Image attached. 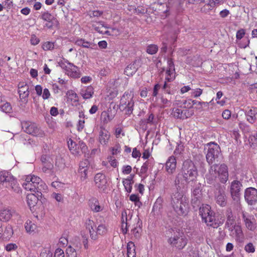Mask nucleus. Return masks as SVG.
Listing matches in <instances>:
<instances>
[{
  "label": "nucleus",
  "instance_id": "nucleus-1",
  "mask_svg": "<svg viewBox=\"0 0 257 257\" xmlns=\"http://www.w3.org/2000/svg\"><path fill=\"white\" fill-rule=\"evenodd\" d=\"M218 176L219 181L222 183H225L228 179V167L225 164L220 165L214 164L210 166L208 173L206 175V180L208 184L214 183Z\"/></svg>",
  "mask_w": 257,
  "mask_h": 257
},
{
  "label": "nucleus",
  "instance_id": "nucleus-2",
  "mask_svg": "<svg viewBox=\"0 0 257 257\" xmlns=\"http://www.w3.org/2000/svg\"><path fill=\"white\" fill-rule=\"evenodd\" d=\"M171 205L178 215L186 216L189 211L188 199L180 192L175 193L171 197Z\"/></svg>",
  "mask_w": 257,
  "mask_h": 257
},
{
  "label": "nucleus",
  "instance_id": "nucleus-3",
  "mask_svg": "<svg viewBox=\"0 0 257 257\" xmlns=\"http://www.w3.org/2000/svg\"><path fill=\"white\" fill-rule=\"evenodd\" d=\"M23 187L27 190L40 193L46 192L47 186L42 179L38 176L29 175L27 176Z\"/></svg>",
  "mask_w": 257,
  "mask_h": 257
},
{
  "label": "nucleus",
  "instance_id": "nucleus-4",
  "mask_svg": "<svg viewBox=\"0 0 257 257\" xmlns=\"http://www.w3.org/2000/svg\"><path fill=\"white\" fill-rule=\"evenodd\" d=\"M168 231L171 233V236L168 239V243L171 246L178 249H183L188 242V239L183 232L176 228H171Z\"/></svg>",
  "mask_w": 257,
  "mask_h": 257
},
{
  "label": "nucleus",
  "instance_id": "nucleus-5",
  "mask_svg": "<svg viewBox=\"0 0 257 257\" xmlns=\"http://www.w3.org/2000/svg\"><path fill=\"white\" fill-rule=\"evenodd\" d=\"M0 184H2L5 188L17 193L21 192L17 179L7 171L0 172Z\"/></svg>",
  "mask_w": 257,
  "mask_h": 257
},
{
  "label": "nucleus",
  "instance_id": "nucleus-6",
  "mask_svg": "<svg viewBox=\"0 0 257 257\" xmlns=\"http://www.w3.org/2000/svg\"><path fill=\"white\" fill-rule=\"evenodd\" d=\"M181 175L186 183L194 181L198 175L197 167L190 160H185L181 168Z\"/></svg>",
  "mask_w": 257,
  "mask_h": 257
},
{
  "label": "nucleus",
  "instance_id": "nucleus-7",
  "mask_svg": "<svg viewBox=\"0 0 257 257\" xmlns=\"http://www.w3.org/2000/svg\"><path fill=\"white\" fill-rule=\"evenodd\" d=\"M208 149L206 155L207 162L211 166L219 162L222 157L221 149L218 145L213 142L207 144Z\"/></svg>",
  "mask_w": 257,
  "mask_h": 257
},
{
  "label": "nucleus",
  "instance_id": "nucleus-8",
  "mask_svg": "<svg viewBox=\"0 0 257 257\" xmlns=\"http://www.w3.org/2000/svg\"><path fill=\"white\" fill-rule=\"evenodd\" d=\"M199 214L201 216L202 221L204 222L207 226L217 228L219 226L214 216V212L211 210V207L208 205H203L200 207Z\"/></svg>",
  "mask_w": 257,
  "mask_h": 257
},
{
  "label": "nucleus",
  "instance_id": "nucleus-9",
  "mask_svg": "<svg viewBox=\"0 0 257 257\" xmlns=\"http://www.w3.org/2000/svg\"><path fill=\"white\" fill-rule=\"evenodd\" d=\"M133 97L131 91L125 92L120 99L119 108L126 114L130 115L133 113L134 106Z\"/></svg>",
  "mask_w": 257,
  "mask_h": 257
},
{
  "label": "nucleus",
  "instance_id": "nucleus-10",
  "mask_svg": "<svg viewBox=\"0 0 257 257\" xmlns=\"http://www.w3.org/2000/svg\"><path fill=\"white\" fill-rule=\"evenodd\" d=\"M22 128L27 134L33 136L43 137L45 136L44 131L41 130L37 125L31 121H24L22 122Z\"/></svg>",
  "mask_w": 257,
  "mask_h": 257
},
{
  "label": "nucleus",
  "instance_id": "nucleus-11",
  "mask_svg": "<svg viewBox=\"0 0 257 257\" xmlns=\"http://www.w3.org/2000/svg\"><path fill=\"white\" fill-rule=\"evenodd\" d=\"M214 197L216 203L221 207L227 204V196L225 193V187L217 184L215 187Z\"/></svg>",
  "mask_w": 257,
  "mask_h": 257
},
{
  "label": "nucleus",
  "instance_id": "nucleus-12",
  "mask_svg": "<svg viewBox=\"0 0 257 257\" xmlns=\"http://www.w3.org/2000/svg\"><path fill=\"white\" fill-rule=\"evenodd\" d=\"M95 187L98 189L99 192L104 193L108 186L107 179L105 174L98 173L94 178Z\"/></svg>",
  "mask_w": 257,
  "mask_h": 257
},
{
  "label": "nucleus",
  "instance_id": "nucleus-13",
  "mask_svg": "<svg viewBox=\"0 0 257 257\" xmlns=\"http://www.w3.org/2000/svg\"><path fill=\"white\" fill-rule=\"evenodd\" d=\"M40 19L46 22L45 27L48 29H51L54 27H58L59 25V21L51 14L48 12L42 13Z\"/></svg>",
  "mask_w": 257,
  "mask_h": 257
},
{
  "label": "nucleus",
  "instance_id": "nucleus-14",
  "mask_svg": "<svg viewBox=\"0 0 257 257\" xmlns=\"http://www.w3.org/2000/svg\"><path fill=\"white\" fill-rule=\"evenodd\" d=\"M202 199V188L200 184L196 186L192 191L191 204L194 208L199 207L201 204Z\"/></svg>",
  "mask_w": 257,
  "mask_h": 257
},
{
  "label": "nucleus",
  "instance_id": "nucleus-15",
  "mask_svg": "<svg viewBox=\"0 0 257 257\" xmlns=\"http://www.w3.org/2000/svg\"><path fill=\"white\" fill-rule=\"evenodd\" d=\"M244 199L249 205L255 204L257 202V189L249 187L245 190Z\"/></svg>",
  "mask_w": 257,
  "mask_h": 257
},
{
  "label": "nucleus",
  "instance_id": "nucleus-16",
  "mask_svg": "<svg viewBox=\"0 0 257 257\" xmlns=\"http://www.w3.org/2000/svg\"><path fill=\"white\" fill-rule=\"evenodd\" d=\"M61 67L64 69L68 75L72 77L77 78L79 77V74L77 72L78 67L68 60H65L64 62L61 64Z\"/></svg>",
  "mask_w": 257,
  "mask_h": 257
},
{
  "label": "nucleus",
  "instance_id": "nucleus-17",
  "mask_svg": "<svg viewBox=\"0 0 257 257\" xmlns=\"http://www.w3.org/2000/svg\"><path fill=\"white\" fill-rule=\"evenodd\" d=\"M242 184L238 180H234L231 183L230 193L233 200L238 201L240 196V190Z\"/></svg>",
  "mask_w": 257,
  "mask_h": 257
},
{
  "label": "nucleus",
  "instance_id": "nucleus-18",
  "mask_svg": "<svg viewBox=\"0 0 257 257\" xmlns=\"http://www.w3.org/2000/svg\"><path fill=\"white\" fill-rule=\"evenodd\" d=\"M242 216L246 227L253 231L256 228V221L254 216L244 211L242 212Z\"/></svg>",
  "mask_w": 257,
  "mask_h": 257
},
{
  "label": "nucleus",
  "instance_id": "nucleus-19",
  "mask_svg": "<svg viewBox=\"0 0 257 257\" xmlns=\"http://www.w3.org/2000/svg\"><path fill=\"white\" fill-rule=\"evenodd\" d=\"M133 221L135 223L132 225L131 233L136 239H138L140 237L142 232L141 223H140V219L138 217L134 218Z\"/></svg>",
  "mask_w": 257,
  "mask_h": 257
},
{
  "label": "nucleus",
  "instance_id": "nucleus-20",
  "mask_svg": "<svg viewBox=\"0 0 257 257\" xmlns=\"http://www.w3.org/2000/svg\"><path fill=\"white\" fill-rule=\"evenodd\" d=\"M132 216L130 219L127 218V213L125 211L121 213V230L124 234L127 233L128 228L132 224Z\"/></svg>",
  "mask_w": 257,
  "mask_h": 257
},
{
  "label": "nucleus",
  "instance_id": "nucleus-21",
  "mask_svg": "<svg viewBox=\"0 0 257 257\" xmlns=\"http://www.w3.org/2000/svg\"><path fill=\"white\" fill-rule=\"evenodd\" d=\"M176 168V160L174 156L170 157L166 163V170L169 174L173 173Z\"/></svg>",
  "mask_w": 257,
  "mask_h": 257
},
{
  "label": "nucleus",
  "instance_id": "nucleus-22",
  "mask_svg": "<svg viewBox=\"0 0 257 257\" xmlns=\"http://www.w3.org/2000/svg\"><path fill=\"white\" fill-rule=\"evenodd\" d=\"M110 136V133L106 130L101 128L99 133L98 141L101 145H106Z\"/></svg>",
  "mask_w": 257,
  "mask_h": 257
},
{
  "label": "nucleus",
  "instance_id": "nucleus-23",
  "mask_svg": "<svg viewBox=\"0 0 257 257\" xmlns=\"http://www.w3.org/2000/svg\"><path fill=\"white\" fill-rule=\"evenodd\" d=\"M75 44L78 46L82 47L83 48L94 50L97 48L96 44L91 42H88L83 39H77L75 42Z\"/></svg>",
  "mask_w": 257,
  "mask_h": 257
},
{
  "label": "nucleus",
  "instance_id": "nucleus-24",
  "mask_svg": "<svg viewBox=\"0 0 257 257\" xmlns=\"http://www.w3.org/2000/svg\"><path fill=\"white\" fill-rule=\"evenodd\" d=\"M29 86L26 83H19V93L21 99H26L29 95Z\"/></svg>",
  "mask_w": 257,
  "mask_h": 257
},
{
  "label": "nucleus",
  "instance_id": "nucleus-25",
  "mask_svg": "<svg viewBox=\"0 0 257 257\" xmlns=\"http://www.w3.org/2000/svg\"><path fill=\"white\" fill-rule=\"evenodd\" d=\"M233 227H228L227 229L230 231V235L235 237L236 239H239L242 236V231L239 225L236 224L233 225Z\"/></svg>",
  "mask_w": 257,
  "mask_h": 257
},
{
  "label": "nucleus",
  "instance_id": "nucleus-26",
  "mask_svg": "<svg viewBox=\"0 0 257 257\" xmlns=\"http://www.w3.org/2000/svg\"><path fill=\"white\" fill-rule=\"evenodd\" d=\"M226 218L227 220L225 223V227H233L232 226L236 224L235 217H234L232 210L228 208L226 210Z\"/></svg>",
  "mask_w": 257,
  "mask_h": 257
},
{
  "label": "nucleus",
  "instance_id": "nucleus-27",
  "mask_svg": "<svg viewBox=\"0 0 257 257\" xmlns=\"http://www.w3.org/2000/svg\"><path fill=\"white\" fill-rule=\"evenodd\" d=\"M94 93V89L91 85L84 87L81 89L80 92V95L83 99H89L92 97Z\"/></svg>",
  "mask_w": 257,
  "mask_h": 257
},
{
  "label": "nucleus",
  "instance_id": "nucleus-28",
  "mask_svg": "<svg viewBox=\"0 0 257 257\" xmlns=\"http://www.w3.org/2000/svg\"><path fill=\"white\" fill-rule=\"evenodd\" d=\"M245 115L246 116L247 120L251 123H254L256 119L257 115V108H251L247 111L245 113Z\"/></svg>",
  "mask_w": 257,
  "mask_h": 257
},
{
  "label": "nucleus",
  "instance_id": "nucleus-29",
  "mask_svg": "<svg viewBox=\"0 0 257 257\" xmlns=\"http://www.w3.org/2000/svg\"><path fill=\"white\" fill-rule=\"evenodd\" d=\"M14 213L15 211L13 210L4 209L2 210L0 212V220L3 221H9Z\"/></svg>",
  "mask_w": 257,
  "mask_h": 257
},
{
  "label": "nucleus",
  "instance_id": "nucleus-30",
  "mask_svg": "<svg viewBox=\"0 0 257 257\" xmlns=\"http://www.w3.org/2000/svg\"><path fill=\"white\" fill-rule=\"evenodd\" d=\"M92 28L97 32L100 34H107L108 33L107 31H104L106 27H104L102 22H91Z\"/></svg>",
  "mask_w": 257,
  "mask_h": 257
},
{
  "label": "nucleus",
  "instance_id": "nucleus-31",
  "mask_svg": "<svg viewBox=\"0 0 257 257\" xmlns=\"http://www.w3.org/2000/svg\"><path fill=\"white\" fill-rule=\"evenodd\" d=\"M138 69V66L136 65V61L134 63L129 64L124 70V74L127 76H132L135 74Z\"/></svg>",
  "mask_w": 257,
  "mask_h": 257
},
{
  "label": "nucleus",
  "instance_id": "nucleus-32",
  "mask_svg": "<svg viewBox=\"0 0 257 257\" xmlns=\"http://www.w3.org/2000/svg\"><path fill=\"white\" fill-rule=\"evenodd\" d=\"M134 182L133 177L131 176L123 180L122 183L127 192L130 193L132 192V185Z\"/></svg>",
  "mask_w": 257,
  "mask_h": 257
},
{
  "label": "nucleus",
  "instance_id": "nucleus-33",
  "mask_svg": "<svg viewBox=\"0 0 257 257\" xmlns=\"http://www.w3.org/2000/svg\"><path fill=\"white\" fill-rule=\"evenodd\" d=\"M67 101L74 105V103L78 101V96L77 94L72 90H69L67 92Z\"/></svg>",
  "mask_w": 257,
  "mask_h": 257
},
{
  "label": "nucleus",
  "instance_id": "nucleus-34",
  "mask_svg": "<svg viewBox=\"0 0 257 257\" xmlns=\"http://www.w3.org/2000/svg\"><path fill=\"white\" fill-rule=\"evenodd\" d=\"M25 228L27 232L31 234L36 232L37 225L31 220H28L25 224Z\"/></svg>",
  "mask_w": 257,
  "mask_h": 257
},
{
  "label": "nucleus",
  "instance_id": "nucleus-35",
  "mask_svg": "<svg viewBox=\"0 0 257 257\" xmlns=\"http://www.w3.org/2000/svg\"><path fill=\"white\" fill-rule=\"evenodd\" d=\"M127 257H136V246L133 241H129L127 244Z\"/></svg>",
  "mask_w": 257,
  "mask_h": 257
},
{
  "label": "nucleus",
  "instance_id": "nucleus-36",
  "mask_svg": "<svg viewBox=\"0 0 257 257\" xmlns=\"http://www.w3.org/2000/svg\"><path fill=\"white\" fill-rule=\"evenodd\" d=\"M38 200V197L34 194H28L27 196V203L30 208L35 206Z\"/></svg>",
  "mask_w": 257,
  "mask_h": 257
},
{
  "label": "nucleus",
  "instance_id": "nucleus-37",
  "mask_svg": "<svg viewBox=\"0 0 257 257\" xmlns=\"http://www.w3.org/2000/svg\"><path fill=\"white\" fill-rule=\"evenodd\" d=\"M90 206L91 210L95 212H98L101 209L98 201L96 199H93L90 201Z\"/></svg>",
  "mask_w": 257,
  "mask_h": 257
},
{
  "label": "nucleus",
  "instance_id": "nucleus-38",
  "mask_svg": "<svg viewBox=\"0 0 257 257\" xmlns=\"http://www.w3.org/2000/svg\"><path fill=\"white\" fill-rule=\"evenodd\" d=\"M172 114L175 118L184 119L183 110L178 108H174L172 110Z\"/></svg>",
  "mask_w": 257,
  "mask_h": 257
},
{
  "label": "nucleus",
  "instance_id": "nucleus-39",
  "mask_svg": "<svg viewBox=\"0 0 257 257\" xmlns=\"http://www.w3.org/2000/svg\"><path fill=\"white\" fill-rule=\"evenodd\" d=\"M97 234L104 235L107 232V226L105 224L101 223L96 228Z\"/></svg>",
  "mask_w": 257,
  "mask_h": 257
},
{
  "label": "nucleus",
  "instance_id": "nucleus-40",
  "mask_svg": "<svg viewBox=\"0 0 257 257\" xmlns=\"http://www.w3.org/2000/svg\"><path fill=\"white\" fill-rule=\"evenodd\" d=\"M53 165L50 163L48 162V163H46L44 164V166L42 168V171L43 172L46 173H53Z\"/></svg>",
  "mask_w": 257,
  "mask_h": 257
},
{
  "label": "nucleus",
  "instance_id": "nucleus-41",
  "mask_svg": "<svg viewBox=\"0 0 257 257\" xmlns=\"http://www.w3.org/2000/svg\"><path fill=\"white\" fill-rule=\"evenodd\" d=\"M158 51V47L155 44L149 45L147 47V52L151 55L156 54Z\"/></svg>",
  "mask_w": 257,
  "mask_h": 257
},
{
  "label": "nucleus",
  "instance_id": "nucleus-42",
  "mask_svg": "<svg viewBox=\"0 0 257 257\" xmlns=\"http://www.w3.org/2000/svg\"><path fill=\"white\" fill-rule=\"evenodd\" d=\"M197 103V100H192L191 99L188 100H184L182 101V105L185 108H191L194 104Z\"/></svg>",
  "mask_w": 257,
  "mask_h": 257
},
{
  "label": "nucleus",
  "instance_id": "nucleus-43",
  "mask_svg": "<svg viewBox=\"0 0 257 257\" xmlns=\"http://www.w3.org/2000/svg\"><path fill=\"white\" fill-rule=\"evenodd\" d=\"M174 71L167 69L166 72L165 80L168 82L172 81L175 78Z\"/></svg>",
  "mask_w": 257,
  "mask_h": 257
},
{
  "label": "nucleus",
  "instance_id": "nucleus-44",
  "mask_svg": "<svg viewBox=\"0 0 257 257\" xmlns=\"http://www.w3.org/2000/svg\"><path fill=\"white\" fill-rule=\"evenodd\" d=\"M152 163L150 162V160L146 161L142 166L141 170H140V173L141 174H146L148 170V168L150 167H151Z\"/></svg>",
  "mask_w": 257,
  "mask_h": 257
},
{
  "label": "nucleus",
  "instance_id": "nucleus-45",
  "mask_svg": "<svg viewBox=\"0 0 257 257\" xmlns=\"http://www.w3.org/2000/svg\"><path fill=\"white\" fill-rule=\"evenodd\" d=\"M161 104L163 107L169 106L171 103V97H165L164 95H162L160 98Z\"/></svg>",
  "mask_w": 257,
  "mask_h": 257
},
{
  "label": "nucleus",
  "instance_id": "nucleus-46",
  "mask_svg": "<svg viewBox=\"0 0 257 257\" xmlns=\"http://www.w3.org/2000/svg\"><path fill=\"white\" fill-rule=\"evenodd\" d=\"M0 109L6 113H10L12 111V106L10 103L6 102L4 104L0 105Z\"/></svg>",
  "mask_w": 257,
  "mask_h": 257
},
{
  "label": "nucleus",
  "instance_id": "nucleus-47",
  "mask_svg": "<svg viewBox=\"0 0 257 257\" xmlns=\"http://www.w3.org/2000/svg\"><path fill=\"white\" fill-rule=\"evenodd\" d=\"M53 253L51 250L49 248H43L40 254V257H52Z\"/></svg>",
  "mask_w": 257,
  "mask_h": 257
},
{
  "label": "nucleus",
  "instance_id": "nucleus-48",
  "mask_svg": "<svg viewBox=\"0 0 257 257\" xmlns=\"http://www.w3.org/2000/svg\"><path fill=\"white\" fill-rule=\"evenodd\" d=\"M67 257H77V253L76 250L71 246H69L66 249Z\"/></svg>",
  "mask_w": 257,
  "mask_h": 257
},
{
  "label": "nucleus",
  "instance_id": "nucleus-49",
  "mask_svg": "<svg viewBox=\"0 0 257 257\" xmlns=\"http://www.w3.org/2000/svg\"><path fill=\"white\" fill-rule=\"evenodd\" d=\"M88 169V168L78 169V173L81 181H84L87 178Z\"/></svg>",
  "mask_w": 257,
  "mask_h": 257
},
{
  "label": "nucleus",
  "instance_id": "nucleus-50",
  "mask_svg": "<svg viewBox=\"0 0 257 257\" xmlns=\"http://www.w3.org/2000/svg\"><path fill=\"white\" fill-rule=\"evenodd\" d=\"M54 43L51 42H46L42 46L43 49L45 51L51 50L54 48Z\"/></svg>",
  "mask_w": 257,
  "mask_h": 257
},
{
  "label": "nucleus",
  "instance_id": "nucleus-51",
  "mask_svg": "<svg viewBox=\"0 0 257 257\" xmlns=\"http://www.w3.org/2000/svg\"><path fill=\"white\" fill-rule=\"evenodd\" d=\"M191 95L193 97L196 98L200 96L203 92L202 89L200 88L192 89L191 88Z\"/></svg>",
  "mask_w": 257,
  "mask_h": 257
},
{
  "label": "nucleus",
  "instance_id": "nucleus-52",
  "mask_svg": "<svg viewBox=\"0 0 257 257\" xmlns=\"http://www.w3.org/2000/svg\"><path fill=\"white\" fill-rule=\"evenodd\" d=\"M13 234V230L11 225H8L6 226L4 235L6 237H10Z\"/></svg>",
  "mask_w": 257,
  "mask_h": 257
},
{
  "label": "nucleus",
  "instance_id": "nucleus-53",
  "mask_svg": "<svg viewBox=\"0 0 257 257\" xmlns=\"http://www.w3.org/2000/svg\"><path fill=\"white\" fill-rule=\"evenodd\" d=\"M245 250L248 253H253L255 251L254 247L252 243H248L244 246Z\"/></svg>",
  "mask_w": 257,
  "mask_h": 257
},
{
  "label": "nucleus",
  "instance_id": "nucleus-54",
  "mask_svg": "<svg viewBox=\"0 0 257 257\" xmlns=\"http://www.w3.org/2000/svg\"><path fill=\"white\" fill-rule=\"evenodd\" d=\"M111 153L113 155H117L121 151V148L119 144H116L113 147L111 148Z\"/></svg>",
  "mask_w": 257,
  "mask_h": 257
},
{
  "label": "nucleus",
  "instance_id": "nucleus-55",
  "mask_svg": "<svg viewBox=\"0 0 257 257\" xmlns=\"http://www.w3.org/2000/svg\"><path fill=\"white\" fill-rule=\"evenodd\" d=\"M89 162L87 159H85L79 163V169L89 168Z\"/></svg>",
  "mask_w": 257,
  "mask_h": 257
},
{
  "label": "nucleus",
  "instance_id": "nucleus-56",
  "mask_svg": "<svg viewBox=\"0 0 257 257\" xmlns=\"http://www.w3.org/2000/svg\"><path fill=\"white\" fill-rule=\"evenodd\" d=\"M89 230L90 237L93 240H96L97 239V230H95L94 227H92V229H88Z\"/></svg>",
  "mask_w": 257,
  "mask_h": 257
},
{
  "label": "nucleus",
  "instance_id": "nucleus-57",
  "mask_svg": "<svg viewBox=\"0 0 257 257\" xmlns=\"http://www.w3.org/2000/svg\"><path fill=\"white\" fill-rule=\"evenodd\" d=\"M214 6L211 4V1H210L209 3L206 4L202 8V11L207 13L209 11L211 10Z\"/></svg>",
  "mask_w": 257,
  "mask_h": 257
},
{
  "label": "nucleus",
  "instance_id": "nucleus-58",
  "mask_svg": "<svg viewBox=\"0 0 257 257\" xmlns=\"http://www.w3.org/2000/svg\"><path fill=\"white\" fill-rule=\"evenodd\" d=\"M94 222L90 219H86L85 221V227L87 229H92L94 227Z\"/></svg>",
  "mask_w": 257,
  "mask_h": 257
},
{
  "label": "nucleus",
  "instance_id": "nucleus-59",
  "mask_svg": "<svg viewBox=\"0 0 257 257\" xmlns=\"http://www.w3.org/2000/svg\"><path fill=\"white\" fill-rule=\"evenodd\" d=\"M245 33V30L243 29H241L238 30L236 32V38L237 40L241 39L244 36Z\"/></svg>",
  "mask_w": 257,
  "mask_h": 257
},
{
  "label": "nucleus",
  "instance_id": "nucleus-60",
  "mask_svg": "<svg viewBox=\"0 0 257 257\" xmlns=\"http://www.w3.org/2000/svg\"><path fill=\"white\" fill-rule=\"evenodd\" d=\"M54 257H65L63 250L60 248H57L55 251Z\"/></svg>",
  "mask_w": 257,
  "mask_h": 257
},
{
  "label": "nucleus",
  "instance_id": "nucleus-61",
  "mask_svg": "<svg viewBox=\"0 0 257 257\" xmlns=\"http://www.w3.org/2000/svg\"><path fill=\"white\" fill-rule=\"evenodd\" d=\"M30 42L32 45H36L40 42V40L36 35H33L31 37Z\"/></svg>",
  "mask_w": 257,
  "mask_h": 257
},
{
  "label": "nucleus",
  "instance_id": "nucleus-62",
  "mask_svg": "<svg viewBox=\"0 0 257 257\" xmlns=\"http://www.w3.org/2000/svg\"><path fill=\"white\" fill-rule=\"evenodd\" d=\"M17 248V245L15 243H9L8 244L6 247V249L8 251L14 250Z\"/></svg>",
  "mask_w": 257,
  "mask_h": 257
},
{
  "label": "nucleus",
  "instance_id": "nucleus-63",
  "mask_svg": "<svg viewBox=\"0 0 257 257\" xmlns=\"http://www.w3.org/2000/svg\"><path fill=\"white\" fill-rule=\"evenodd\" d=\"M222 117L225 119H228L231 116V112L228 109L224 110L222 113Z\"/></svg>",
  "mask_w": 257,
  "mask_h": 257
},
{
  "label": "nucleus",
  "instance_id": "nucleus-64",
  "mask_svg": "<svg viewBox=\"0 0 257 257\" xmlns=\"http://www.w3.org/2000/svg\"><path fill=\"white\" fill-rule=\"evenodd\" d=\"M132 167L130 165L124 166L122 168V172L124 174H129L132 171Z\"/></svg>",
  "mask_w": 257,
  "mask_h": 257
}]
</instances>
